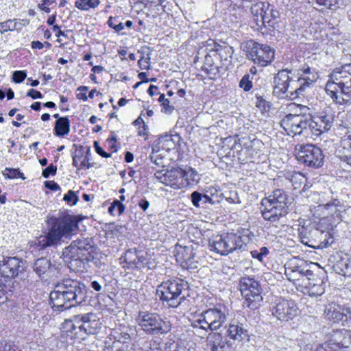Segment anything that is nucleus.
I'll use <instances>...</instances> for the list:
<instances>
[{
	"label": "nucleus",
	"instance_id": "1",
	"mask_svg": "<svg viewBox=\"0 0 351 351\" xmlns=\"http://www.w3.org/2000/svg\"><path fill=\"white\" fill-rule=\"evenodd\" d=\"M87 298L86 285L80 280L64 278L58 282L49 298L54 311H62L81 304Z\"/></svg>",
	"mask_w": 351,
	"mask_h": 351
},
{
	"label": "nucleus",
	"instance_id": "2",
	"mask_svg": "<svg viewBox=\"0 0 351 351\" xmlns=\"http://www.w3.org/2000/svg\"><path fill=\"white\" fill-rule=\"evenodd\" d=\"M46 223L48 232L46 235L40 237L36 243L40 250L60 244L62 237L71 235L78 228L76 217L69 215L60 217L49 215Z\"/></svg>",
	"mask_w": 351,
	"mask_h": 351
},
{
	"label": "nucleus",
	"instance_id": "3",
	"mask_svg": "<svg viewBox=\"0 0 351 351\" xmlns=\"http://www.w3.org/2000/svg\"><path fill=\"white\" fill-rule=\"evenodd\" d=\"M254 237V233L249 229H243L237 233L216 235L209 240V247L211 251L226 256L234 251H244L247 243Z\"/></svg>",
	"mask_w": 351,
	"mask_h": 351
},
{
	"label": "nucleus",
	"instance_id": "4",
	"mask_svg": "<svg viewBox=\"0 0 351 351\" xmlns=\"http://www.w3.org/2000/svg\"><path fill=\"white\" fill-rule=\"evenodd\" d=\"M95 250L90 239H77L64 249L62 256L69 262L70 268L82 271L85 265L93 258L92 253Z\"/></svg>",
	"mask_w": 351,
	"mask_h": 351
},
{
	"label": "nucleus",
	"instance_id": "5",
	"mask_svg": "<svg viewBox=\"0 0 351 351\" xmlns=\"http://www.w3.org/2000/svg\"><path fill=\"white\" fill-rule=\"evenodd\" d=\"M288 202L289 196L283 189L274 190L271 195L261 201L263 207L261 213L264 219L276 222L285 217L289 213Z\"/></svg>",
	"mask_w": 351,
	"mask_h": 351
},
{
	"label": "nucleus",
	"instance_id": "6",
	"mask_svg": "<svg viewBox=\"0 0 351 351\" xmlns=\"http://www.w3.org/2000/svg\"><path fill=\"white\" fill-rule=\"evenodd\" d=\"M188 289L186 281L176 278L162 282L158 287L157 295L162 301L167 302L169 306L176 308L185 300V296L181 295Z\"/></svg>",
	"mask_w": 351,
	"mask_h": 351
},
{
	"label": "nucleus",
	"instance_id": "7",
	"mask_svg": "<svg viewBox=\"0 0 351 351\" xmlns=\"http://www.w3.org/2000/svg\"><path fill=\"white\" fill-rule=\"evenodd\" d=\"M136 322L141 329L149 335H165L171 329L170 322L157 313L141 311Z\"/></svg>",
	"mask_w": 351,
	"mask_h": 351
},
{
	"label": "nucleus",
	"instance_id": "8",
	"mask_svg": "<svg viewBox=\"0 0 351 351\" xmlns=\"http://www.w3.org/2000/svg\"><path fill=\"white\" fill-rule=\"evenodd\" d=\"M239 287L244 298L243 306L252 310L257 309L263 301L262 288L259 282L254 278L243 276L240 278Z\"/></svg>",
	"mask_w": 351,
	"mask_h": 351
},
{
	"label": "nucleus",
	"instance_id": "9",
	"mask_svg": "<svg viewBox=\"0 0 351 351\" xmlns=\"http://www.w3.org/2000/svg\"><path fill=\"white\" fill-rule=\"evenodd\" d=\"M243 51L247 59L261 66L268 65L275 58V50L273 48L253 40L245 43Z\"/></svg>",
	"mask_w": 351,
	"mask_h": 351
},
{
	"label": "nucleus",
	"instance_id": "10",
	"mask_svg": "<svg viewBox=\"0 0 351 351\" xmlns=\"http://www.w3.org/2000/svg\"><path fill=\"white\" fill-rule=\"evenodd\" d=\"M292 70L285 69L280 70L274 77L273 93L278 97H289L291 91H294L298 82L289 75Z\"/></svg>",
	"mask_w": 351,
	"mask_h": 351
},
{
	"label": "nucleus",
	"instance_id": "11",
	"mask_svg": "<svg viewBox=\"0 0 351 351\" xmlns=\"http://www.w3.org/2000/svg\"><path fill=\"white\" fill-rule=\"evenodd\" d=\"M295 154L298 160L304 165L317 168L322 165L324 156L322 149L312 144L300 145Z\"/></svg>",
	"mask_w": 351,
	"mask_h": 351
},
{
	"label": "nucleus",
	"instance_id": "12",
	"mask_svg": "<svg viewBox=\"0 0 351 351\" xmlns=\"http://www.w3.org/2000/svg\"><path fill=\"white\" fill-rule=\"evenodd\" d=\"M351 77V64H346L339 68H336L329 75V80L326 84V92L328 95H335L339 92L343 84L349 81Z\"/></svg>",
	"mask_w": 351,
	"mask_h": 351
},
{
	"label": "nucleus",
	"instance_id": "13",
	"mask_svg": "<svg viewBox=\"0 0 351 351\" xmlns=\"http://www.w3.org/2000/svg\"><path fill=\"white\" fill-rule=\"evenodd\" d=\"M155 178L160 183L169 186L173 189H183L186 184L183 182V169L179 167L156 171Z\"/></svg>",
	"mask_w": 351,
	"mask_h": 351
},
{
	"label": "nucleus",
	"instance_id": "14",
	"mask_svg": "<svg viewBox=\"0 0 351 351\" xmlns=\"http://www.w3.org/2000/svg\"><path fill=\"white\" fill-rule=\"evenodd\" d=\"M308 114H289L280 121V126L289 134H302L304 130L308 128Z\"/></svg>",
	"mask_w": 351,
	"mask_h": 351
},
{
	"label": "nucleus",
	"instance_id": "15",
	"mask_svg": "<svg viewBox=\"0 0 351 351\" xmlns=\"http://www.w3.org/2000/svg\"><path fill=\"white\" fill-rule=\"evenodd\" d=\"M308 116L309 125H308V128L317 136L324 132H328L332 126L334 117L332 114L322 112L313 117L310 114H308Z\"/></svg>",
	"mask_w": 351,
	"mask_h": 351
},
{
	"label": "nucleus",
	"instance_id": "16",
	"mask_svg": "<svg viewBox=\"0 0 351 351\" xmlns=\"http://www.w3.org/2000/svg\"><path fill=\"white\" fill-rule=\"evenodd\" d=\"M25 269V263L16 257H4L0 262V274L7 279L16 277Z\"/></svg>",
	"mask_w": 351,
	"mask_h": 351
},
{
	"label": "nucleus",
	"instance_id": "17",
	"mask_svg": "<svg viewBox=\"0 0 351 351\" xmlns=\"http://www.w3.org/2000/svg\"><path fill=\"white\" fill-rule=\"evenodd\" d=\"M34 271L42 279H49L58 277L60 274V268L56 263H52L51 260L46 257L36 259L33 264Z\"/></svg>",
	"mask_w": 351,
	"mask_h": 351
},
{
	"label": "nucleus",
	"instance_id": "18",
	"mask_svg": "<svg viewBox=\"0 0 351 351\" xmlns=\"http://www.w3.org/2000/svg\"><path fill=\"white\" fill-rule=\"evenodd\" d=\"M298 306L293 300H282L272 308V315L278 319L287 322L297 314Z\"/></svg>",
	"mask_w": 351,
	"mask_h": 351
},
{
	"label": "nucleus",
	"instance_id": "19",
	"mask_svg": "<svg viewBox=\"0 0 351 351\" xmlns=\"http://www.w3.org/2000/svg\"><path fill=\"white\" fill-rule=\"evenodd\" d=\"M73 318L76 323H80L83 335L85 337L86 335L95 334L97 329L100 327L99 320L97 319L96 315L92 313L76 315Z\"/></svg>",
	"mask_w": 351,
	"mask_h": 351
},
{
	"label": "nucleus",
	"instance_id": "20",
	"mask_svg": "<svg viewBox=\"0 0 351 351\" xmlns=\"http://www.w3.org/2000/svg\"><path fill=\"white\" fill-rule=\"evenodd\" d=\"M202 316L205 317L207 325L210 330H217L226 322L227 317L224 312L218 308H208L202 313Z\"/></svg>",
	"mask_w": 351,
	"mask_h": 351
},
{
	"label": "nucleus",
	"instance_id": "21",
	"mask_svg": "<svg viewBox=\"0 0 351 351\" xmlns=\"http://www.w3.org/2000/svg\"><path fill=\"white\" fill-rule=\"evenodd\" d=\"M210 351H232V343L219 332H212L207 337Z\"/></svg>",
	"mask_w": 351,
	"mask_h": 351
},
{
	"label": "nucleus",
	"instance_id": "22",
	"mask_svg": "<svg viewBox=\"0 0 351 351\" xmlns=\"http://www.w3.org/2000/svg\"><path fill=\"white\" fill-rule=\"evenodd\" d=\"M193 205L196 208H205L206 204L213 205L219 202L217 194L212 193V190L206 191V193H201L197 191L191 194Z\"/></svg>",
	"mask_w": 351,
	"mask_h": 351
},
{
	"label": "nucleus",
	"instance_id": "23",
	"mask_svg": "<svg viewBox=\"0 0 351 351\" xmlns=\"http://www.w3.org/2000/svg\"><path fill=\"white\" fill-rule=\"evenodd\" d=\"M304 293L311 297H317L322 295L325 291V285L323 279L318 277L317 275L308 279L304 287Z\"/></svg>",
	"mask_w": 351,
	"mask_h": 351
},
{
	"label": "nucleus",
	"instance_id": "24",
	"mask_svg": "<svg viewBox=\"0 0 351 351\" xmlns=\"http://www.w3.org/2000/svg\"><path fill=\"white\" fill-rule=\"evenodd\" d=\"M176 260L181 261L182 263H185L188 268L197 267V261L195 259V253L191 246H180L177 249L176 254Z\"/></svg>",
	"mask_w": 351,
	"mask_h": 351
},
{
	"label": "nucleus",
	"instance_id": "25",
	"mask_svg": "<svg viewBox=\"0 0 351 351\" xmlns=\"http://www.w3.org/2000/svg\"><path fill=\"white\" fill-rule=\"evenodd\" d=\"M62 332L66 338L71 340H82L85 339L83 335L80 323L73 320H66L62 326Z\"/></svg>",
	"mask_w": 351,
	"mask_h": 351
},
{
	"label": "nucleus",
	"instance_id": "26",
	"mask_svg": "<svg viewBox=\"0 0 351 351\" xmlns=\"http://www.w3.org/2000/svg\"><path fill=\"white\" fill-rule=\"evenodd\" d=\"M332 101L338 104H351V77L349 81L343 84L339 88V92H336L335 95H330Z\"/></svg>",
	"mask_w": 351,
	"mask_h": 351
},
{
	"label": "nucleus",
	"instance_id": "27",
	"mask_svg": "<svg viewBox=\"0 0 351 351\" xmlns=\"http://www.w3.org/2000/svg\"><path fill=\"white\" fill-rule=\"evenodd\" d=\"M89 152V147H83L80 146L78 149H75V152L73 154V165L77 168V169H81L84 167H86L89 169L92 167V165L88 163V158L87 156H84V154Z\"/></svg>",
	"mask_w": 351,
	"mask_h": 351
},
{
	"label": "nucleus",
	"instance_id": "28",
	"mask_svg": "<svg viewBox=\"0 0 351 351\" xmlns=\"http://www.w3.org/2000/svg\"><path fill=\"white\" fill-rule=\"evenodd\" d=\"M125 261L130 266H135L137 268L144 267L147 264V258L145 254L143 252H133L128 250L125 254Z\"/></svg>",
	"mask_w": 351,
	"mask_h": 351
},
{
	"label": "nucleus",
	"instance_id": "29",
	"mask_svg": "<svg viewBox=\"0 0 351 351\" xmlns=\"http://www.w3.org/2000/svg\"><path fill=\"white\" fill-rule=\"evenodd\" d=\"M334 271L344 276H351V258L348 255L341 257L333 265Z\"/></svg>",
	"mask_w": 351,
	"mask_h": 351
},
{
	"label": "nucleus",
	"instance_id": "30",
	"mask_svg": "<svg viewBox=\"0 0 351 351\" xmlns=\"http://www.w3.org/2000/svg\"><path fill=\"white\" fill-rule=\"evenodd\" d=\"M227 335L230 339L241 341L247 336V330L239 322L230 323L227 330Z\"/></svg>",
	"mask_w": 351,
	"mask_h": 351
},
{
	"label": "nucleus",
	"instance_id": "31",
	"mask_svg": "<svg viewBox=\"0 0 351 351\" xmlns=\"http://www.w3.org/2000/svg\"><path fill=\"white\" fill-rule=\"evenodd\" d=\"M54 134L57 136L67 135L70 132V120L68 117L58 118L55 123Z\"/></svg>",
	"mask_w": 351,
	"mask_h": 351
},
{
	"label": "nucleus",
	"instance_id": "32",
	"mask_svg": "<svg viewBox=\"0 0 351 351\" xmlns=\"http://www.w3.org/2000/svg\"><path fill=\"white\" fill-rule=\"evenodd\" d=\"M297 81L298 86L296 87V89H294V91H291V94L289 95L291 99H294L299 97L300 95H303L305 88L308 87L315 81V79H311L309 77L306 78L299 77Z\"/></svg>",
	"mask_w": 351,
	"mask_h": 351
},
{
	"label": "nucleus",
	"instance_id": "33",
	"mask_svg": "<svg viewBox=\"0 0 351 351\" xmlns=\"http://www.w3.org/2000/svg\"><path fill=\"white\" fill-rule=\"evenodd\" d=\"M183 182L186 184V188L189 185H193L198 183L201 179L198 172L191 167L183 169Z\"/></svg>",
	"mask_w": 351,
	"mask_h": 351
},
{
	"label": "nucleus",
	"instance_id": "34",
	"mask_svg": "<svg viewBox=\"0 0 351 351\" xmlns=\"http://www.w3.org/2000/svg\"><path fill=\"white\" fill-rule=\"evenodd\" d=\"M270 4L267 2L260 1L253 4L251 7V12L254 16V20L259 25L261 23V16H263V12L269 8Z\"/></svg>",
	"mask_w": 351,
	"mask_h": 351
},
{
	"label": "nucleus",
	"instance_id": "35",
	"mask_svg": "<svg viewBox=\"0 0 351 351\" xmlns=\"http://www.w3.org/2000/svg\"><path fill=\"white\" fill-rule=\"evenodd\" d=\"M326 317L328 319L334 322H341L343 325V306L335 307H330L325 311Z\"/></svg>",
	"mask_w": 351,
	"mask_h": 351
},
{
	"label": "nucleus",
	"instance_id": "36",
	"mask_svg": "<svg viewBox=\"0 0 351 351\" xmlns=\"http://www.w3.org/2000/svg\"><path fill=\"white\" fill-rule=\"evenodd\" d=\"M279 16L278 11L274 9V6L270 5L269 8L267 9V11L263 12V16H261V23L262 25L266 26L271 25L270 23L273 19H276Z\"/></svg>",
	"mask_w": 351,
	"mask_h": 351
},
{
	"label": "nucleus",
	"instance_id": "37",
	"mask_svg": "<svg viewBox=\"0 0 351 351\" xmlns=\"http://www.w3.org/2000/svg\"><path fill=\"white\" fill-rule=\"evenodd\" d=\"M202 69L206 72L208 75H215L219 71L217 66L215 65L212 55L208 53L204 58V66Z\"/></svg>",
	"mask_w": 351,
	"mask_h": 351
},
{
	"label": "nucleus",
	"instance_id": "38",
	"mask_svg": "<svg viewBox=\"0 0 351 351\" xmlns=\"http://www.w3.org/2000/svg\"><path fill=\"white\" fill-rule=\"evenodd\" d=\"M99 4V0H77L75 5L81 10H88L90 8H95Z\"/></svg>",
	"mask_w": 351,
	"mask_h": 351
},
{
	"label": "nucleus",
	"instance_id": "39",
	"mask_svg": "<svg viewBox=\"0 0 351 351\" xmlns=\"http://www.w3.org/2000/svg\"><path fill=\"white\" fill-rule=\"evenodd\" d=\"M234 52L232 47L228 45L226 43H222L221 48L217 49V54L222 59L227 60L228 58L232 57Z\"/></svg>",
	"mask_w": 351,
	"mask_h": 351
},
{
	"label": "nucleus",
	"instance_id": "40",
	"mask_svg": "<svg viewBox=\"0 0 351 351\" xmlns=\"http://www.w3.org/2000/svg\"><path fill=\"white\" fill-rule=\"evenodd\" d=\"M3 175L7 178H21L23 180H25V178L23 176V173L20 172L16 169H8L6 168L4 171H3Z\"/></svg>",
	"mask_w": 351,
	"mask_h": 351
},
{
	"label": "nucleus",
	"instance_id": "41",
	"mask_svg": "<svg viewBox=\"0 0 351 351\" xmlns=\"http://www.w3.org/2000/svg\"><path fill=\"white\" fill-rule=\"evenodd\" d=\"M158 101L161 103V105L162 106L163 108L162 110V112H165V113H171L173 110L174 107L173 106H171L169 104V100L167 98H165V96L164 94H161L159 97Z\"/></svg>",
	"mask_w": 351,
	"mask_h": 351
},
{
	"label": "nucleus",
	"instance_id": "42",
	"mask_svg": "<svg viewBox=\"0 0 351 351\" xmlns=\"http://www.w3.org/2000/svg\"><path fill=\"white\" fill-rule=\"evenodd\" d=\"M17 23H13L12 20H8L5 22L0 23V32L1 34L8 31L17 29Z\"/></svg>",
	"mask_w": 351,
	"mask_h": 351
},
{
	"label": "nucleus",
	"instance_id": "43",
	"mask_svg": "<svg viewBox=\"0 0 351 351\" xmlns=\"http://www.w3.org/2000/svg\"><path fill=\"white\" fill-rule=\"evenodd\" d=\"M207 324H207V322H206V320H205V317L202 316V314H201L200 318L194 320L192 322L191 326L194 328H199V329H203L205 331H208V330H210V328H208L209 325H207Z\"/></svg>",
	"mask_w": 351,
	"mask_h": 351
},
{
	"label": "nucleus",
	"instance_id": "44",
	"mask_svg": "<svg viewBox=\"0 0 351 351\" xmlns=\"http://www.w3.org/2000/svg\"><path fill=\"white\" fill-rule=\"evenodd\" d=\"M269 254V250L266 247H262L259 250L251 251V255L253 258L258 259L262 262L263 257L266 256Z\"/></svg>",
	"mask_w": 351,
	"mask_h": 351
},
{
	"label": "nucleus",
	"instance_id": "45",
	"mask_svg": "<svg viewBox=\"0 0 351 351\" xmlns=\"http://www.w3.org/2000/svg\"><path fill=\"white\" fill-rule=\"evenodd\" d=\"M205 46L206 47V50L210 52H215L217 54V49L221 48L222 43H218L215 40L213 39H208L206 41Z\"/></svg>",
	"mask_w": 351,
	"mask_h": 351
},
{
	"label": "nucleus",
	"instance_id": "46",
	"mask_svg": "<svg viewBox=\"0 0 351 351\" xmlns=\"http://www.w3.org/2000/svg\"><path fill=\"white\" fill-rule=\"evenodd\" d=\"M342 148L348 153H351V134H346L341 140Z\"/></svg>",
	"mask_w": 351,
	"mask_h": 351
},
{
	"label": "nucleus",
	"instance_id": "47",
	"mask_svg": "<svg viewBox=\"0 0 351 351\" xmlns=\"http://www.w3.org/2000/svg\"><path fill=\"white\" fill-rule=\"evenodd\" d=\"M298 273L301 281L304 284L307 282L308 279L311 278L315 276V274L311 270L308 269H305L303 267L301 268Z\"/></svg>",
	"mask_w": 351,
	"mask_h": 351
},
{
	"label": "nucleus",
	"instance_id": "48",
	"mask_svg": "<svg viewBox=\"0 0 351 351\" xmlns=\"http://www.w3.org/2000/svg\"><path fill=\"white\" fill-rule=\"evenodd\" d=\"M239 86L245 91H249L252 88V82L248 74L245 75L239 82Z\"/></svg>",
	"mask_w": 351,
	"mask_h": 351
},
{
	"label": "nucleus",
	"instance_id": "49",
	"mask_svg": "<svg viewBox=\"0 0 351 351\" xmlns=\"http://www.w3.org/2000/svg\"><path fill=\"white\" fill-rule=\"evenodd\" d=\"M343 326L351 325V306H343Z\"/></svg>",
	"mask_w": 351,
	"mask_h": 351
},
{
	"label": "nucleus",
	"instance_id": "50",
	"mask_svg": "<svg viewBox=\"0 0 351 351\" xmlns=\"http://www.w3.org/2000/svg\"><path fill=\"white\" fill-rule=\"evenodd\" d=\"M63 199L68 203H71L72 205L76 204L79 200L78 197L72 190H69V192L64 195Z\"/></svg>",
	"mask_w": 351,
	"mask_h": 351
},
{
	"label": "nucleus",
	"instance_id": "51",
	"mask_svg": "<svg viewBox=\"0 0 351 351\" xmlns=\"http://www.w3.org/2000/svg\"><path fill=\"white\" fill-rule=\"evenodd\" d=\"M339 218L346 223H351V207H348L343 211H341Z\"/></svg>",
	"mask_w": 351,
	"mask_h": 351
},
{
	"label": "nucleus",
	"instance_id": "52",
	"mask_svg": "<svg viewBox=\"0 0 351 351\" xmlns=\"http://www.w3.org/2000/svg\"><path fill=\"white\" fill-rule=\"evenodd\" d=\"M27 77L25 71H16L12 74V80L16 83L22 82Z\"/></svg>",
	"mask_w": 351,
	"mask_h": 351
},
{
	"label": "nucleus",
	"instance_id": "53",
	"mask_svg": "<svg viewBox=\"0 0 351 351\" xmlns=\"http://www.w3.org/2000/svg\"><path fill=\"white\" fill-rule=\"evenodd\" d=\"M256 106L265 111L269 110L270 108L269 102L264 99L261 96L256 97Z\"/></svg>",
	"mask_w": 351,
	"mask_h": 351
},
{
	"label": "nucleus",
	"instance_id": "54",
	"mask_svg": "<svg viewBox=\"0 0 351 351\" xmlns=\"http://www.w3.org/2000/svg\"><path fill=\"white\" fill-rule=\"evenodd\" d=\"M288 178L293 183V184H296L298 181H299L300 183L302 182V181L305 179V177L302 173L294 171Z\"/></svg>",
	"mask_w": 351,
	"mask_h": 351
},
{
	"label": "nucleus",
	"instance_id": "55",
	"mask_svg": "<svg viewBox=\"0 0 351 351\" xmlns=\"http://www.w3.org/2000/svg\"><path fill=\"white\" fill-rule=\"evenodd\" d=\"M290 268H285V274L287 276V279L290 281H296L301 280L298 274L294 272V270H290Z\"/></svg>",
	"mask_w": 351,
	"mask_h": 351
},
{
	"label": "nucleus",
	"instance_id": "56",
	"mask_svg": "<svg viewBox=\"0 0 351 351\" xmlns=\"http://www.w3.org/2000/svg\"><path fill=\"white\" fill-rule=\"evenodd\" d=\"M171 351H195V348L183 342L177 343L175 348Z\"/></svg>",
	"mask_w": 351,
	"mask_h": 351
},
{
	"label": "nucleus",
	"instance_id": "57",
	"mask_svg": "<svg viewBox=\"0 0 351 351\" xmlns=\"http://www.w3.org/2000/svg\"><path fill=\"white\" fill-rule=\"evenodd\" d=\"M57 167L56 166L51 164L49 166L43 169L42 175L44 178H49V175H55L56 173Z\"/></svg>",
	"mask_w": 351,
	"mask_h": 351
},
{
	"label": "nucleus",
	"instance_id": "58",
	"mask_svg": "<svg viewBox=\"0 0 351 351\" xmlns=\"http://www.w3.org/2000/svg\"><path fill=\"white\" fill-rule=\"evenodd\" d=\"M94 147L95 149L96 152L103 158H110L111 156L110 154H108L103 150V149L99 145L97 141L94 142Z\"/></svg>",
	"mask_w": 351,
	"mask_h": 351
},
{
	"label": "nucleus",
	"instance_id": "59",
	"mask_svg": "<svg viewBox=\"0 0 351 351\" xmlns=\"http://www.w3.org/2000/svg\"><path fill=\"white\" fill-rule=\"evenodd\" d=\"M77 90L80 91V93L77 95V98L79 99H82L84 101L87 100L86 92L88 90V87L82 86L77 88Z\"/></svg>",
	"mask_w": 351,
	"mask_h": 351
},
{
	"label": "nucleus",
	"instance_id": "60",
	"mask_svg": "<svg viewBox=\"0 0 351 351\" xmlns=\"http://www.w3.org/2000/svg\"><path fill=\"white\" fill-rule=\"evenodd\" d=\"M116 339L118 341L125 343L130 341V335L127 332H121Z\"/></svg>",
	"mask_w": 351,
	"mask_h": 351
},
{
	"label": "nucleus",
	"instance_id": "61",
	"mask_svg": "<svg viewBox=\"0 0 351 351\" xmlns=\"http://www.w3.org/2000/svg\"><path fill=\"white\" fill-rule=\"evenodd\" d=\"M111 204L117 208L119 215H121L123 213L125 210V206L121 202V201L114 199Z\"/></svg>",
	"mask_w": 351,
	"mask_h": 351
},
{
	"label": "nucleus",
	"instance_id": "62",
	"mask_svg": "<svg viewBox=\"0 0 351 351\" xmlns=\"http://www.w3.org/2000/svg\"><path fill=\"white\" fill-rule=\"evenodd\" d=\"M45 186L51 191H53L60 190V186L54 181L45 182Z\"/></svg>",
	"mask_w": 351,
	"mask_h": 351
},
{
	"label": "nucleus",
	"instance_id": "63",
	"mask_svg": "<svg viewBox=\"0 0 351 351\" xmlns=\"http://www.w3.org/2000/svg\"><path fill=\"white\" fill-rule=\"evenodd\" d=\"M27 96L30 97L34 99H41L43 97L42 93L35 89H30L27 93Z\"/></svg>",
	"mask_w": 351,
	"mask_h": 351
},
{
	"label": "nucleus",
	"instance_id": "64",
	"mask_svg": "<svg viewBox=\"0 0 351 351\" xmlns=\"http://www.w3.org/2000/svg\"><path fill=\"white\" fill-rule=\"evenodd\" d=\"M0 351H16L11 344L6 341L0 342Z\"/></svg>",
	"mask_w": 351,
	"mask_h": 351
}]
</instances>
